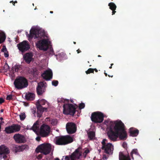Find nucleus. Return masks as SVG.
Returning a JSON list of instances; mask_svg holds the SVG:
<instances>
[{
  "instance_id": "4",
  "label": "nucleus",
  "mask_w": 160,
  "mask_h": 160,
  "mask_svg": "<svg viewBox=\"0 0 160 160\" xmlns=\"http://www.w3.org/2000/svg\"><path fill=\"white\" fill-rule=\"evenodd\" d=\"M73 141L72 138L69 135H67L57 137L55 144L59 145H64L71 143Z\"/></svg>"
},
{
  "instance_id": "38",
  "label": "nucleus",
  "mask_w": 160,
  "mask_h": 160,
  "mask_svg": "<svg viewBox=\"0 0 160 160\" xmlns=\"http://www.w3.org/2000/svg\"><path fill=\"white\" fill-rule=\"evenodd\" d=\"M85 107V105L84 103H81L79 104V108L80 109L83 108Z\"/></svg>"
},
{
  "instance_id": "20",
  "label": "nucleus",
  "mask_w": 160,
  "mask_h": 160,
  "mask_svg": "<svg viewBox=\"0 0 160 160\" xmlns=\"http://www.w3.org/2000/svg\"><path fill=\"white\" fill-rule=\"evenodd\" d=\"M9 152V150L8 147L4 145H2L0 146V154H8Z\"/></svg>"
},
{
  "instance_id": "52",
  "label": "nucleus",
  "mask_w": 160,
  "mask_h": 160,
  "mask_svg": "<svg viewBox=\"0 0 160 160\" xmlns=\"http://www.w3.org/2000/svg\"><path fill=\"white\" fill-rule=\"evenodd\" d=\"M112 10V15H113L115 14V13L116 12V11H115V10Z\"/></svg>"
},
{
  "instance_id": "2",
  "label": "nucleus",
  "mask_w": 160,
  "mask_h": 160,
  "mask_svg": "<svg viewBox=\"0 0 160 160\" xmlns=\"http://www.w3.org/2000/svg\"><path fill=\"white\" fill-rule=\"evenodd\" d=\"M13 84L15 88L18 90L27 87L28 85L27 79L22 76L17 77L14 81Z\"/></svg>"
},
{
  "instance_id": "36",
  "label": "nucleus",
  "mask_w": 160,
  "mask_h": 160,
  "mask_svg": "<svg viewBox=\"0 0 160 160\" xmlns=\"http://www.w3.org/2000/svg\"><path fill=\"white\" fill-rule=\"evenodd\" d=\"M58 84V82L57 80H53L52 81V85L56 87L57 86Z\"/></svg>"
},
{
  "instance_id": "63",
  "label": "nucleus",
  "mask_w": 160,
  "mask_h": 160,
  "mask_svg": "<svg viewBox=\"0 0 160 160\" xmlns=\"http://www.w3.org/2000/svg\"><path fill=\"white\" fill-rule=\"evenodd\" d=\"M113 65V63H112L111 64V66H112Z\"/></svg>"
},
{
  "instance_id": "24",
  "label": "nucleus",
  "mask_w": 160,
  "mask_h": 160,
  "mask_svg": "<svg viewBox=\"0 0 160 160\" xmlns=\"http://www.w3.org/2000/svg\"><path fill=\"white\" fill-rule=\"evenodd\" d=\"M119 160H131L130 157L124 155L122 152L119 153Z\"/></svg>"
},
{
  "instance_id": "14",
  "label": "nucleus",
  "mask_w": 160,
  "mask_h": 160,
  "mask_svg": "<svg viewBox=\"0 0 160 160\" xmlns=\"http://www.w3.org/2000/svg\"><path fill=\"white\" fill-rule=\"evenodd\" d=\"M66 129L68 133L73 134L76 131L77 126L73 122H68L66 125Z\"/></svg>"
},
{
  "instance_id": "43",
  "label": "nucleus",
  "mask_w": 160,
  "mask_h": 160,
  "mask_svg": "<svg viewBox=\"0 0 160 160\" xmlns=\"http://www.w3.org/2000/svg\"><path fill=\"white\" fill-rule=\"evenodd\" d=\"M127 143L125 142L123 143L122 146L124 148H127Z\"/></svg>"
},
{
  "instance_id": "7",
  "label": "nucleus",
  "mask_w": 160,
  "mask_h": 160,
  "mask_svg": "<svg viewBox=\"0 0 160 160\" xmlns=\"http://www.w3.org/2000/svg\"><path fill=\"white\" fill-rule=\"evenodd\" d=\"M82 148L81 147H78L71 155L66 156L65 159L66 160L79 159L82 155Z\"/></svg>"
},
{
  "instance_id": "3",
  "label": "nucleus",
  "mask_w": 160,
  "mask_h": 160,
  "mask_svg": "<svg viewBox=\"0 0 160 160\" xmlns=\"http://www.w3.org/2000/svg\"><path fill=\"white\" fill-rule=\"evenodd\" d=\"M47 104L48 106L49 103L44 99L39 100L37 101L36 103L37 108V117L39 118L41 117L43 112H47L48 108L43 107L42 106Z\"/></svg>"
},
{
  "instance_id": "41",
  "label": "nucleus",
  "mask_w": 160,
  "mask_h": 160,
  "mask_svg": "<svg viewBox=\"0 0 160 160\" xmlns=\"http://www.w3.org/2000/svg\"><path fill=\"white\" fill-rule=\"evenodd\" d=\"M107 141V140L105 139H104L102 141V146H104L105 145H106L107 144L106 143V141Z\"/></svg>"
},
{
  "instance_id": "50",
  "label": "nucleus",
  "mask_w": 160,
  "mask_h": 160,
  "mask_svg": "<svg viewBox=\"0 0 160 160\" xmlns=\"http://www.w3.org/2000/svg\"><path fill=\"white\" fill-rule=\"evenodd\" d=\"M7 154H3V158L4 159H5L7 158Z\"/></svg>"
},
{
  "instance_id": "32",
  "label": "nucleus",
  "mask_w": 160,
  "mask_h": 160,
  "mask_svg": "<svg viewBox=\"0 0 160 160\" xmlns=\"http://www.w3.org/2000/svg\"><path fill=\"white\" fill-rule=\"evenodd\" d=\"M20 119L21 120H23L26 118V115L25 113H21L19 115Z\"/></svg>"
},
{
  "instance_id": "45",
  "label": "nucleus",
  "mask_w": 160,
  "mask_h": 160,
  "mask_svg": "<svg viewBox=\"0 0 160 160\" xmlns=\"http://www.w3.org/2000/svg\"><path fill=\"white\" fill-rule=\"evenodd\" d=\"M4 102V99L2 98H0V104H2Z\"/></svg>"
},
{
  "instance_id": "26",
  "label": "nucleus",
  "mask_w": 160,
  "mask_h": 160,
  "mask_svg": "<svg viewBox=\"0 0 160 160\" xmlns=\"http://www.w3.org/2000/svg\"><path fill=\"white\" fill-rule=\"evenodd\" d=\"M88 138L90 140H92L95 136V133L92 131H90L88 132Z\"/></svg>"
},
{
  "instance_id": "29",
  "label": "nucleus",
  "mask_w": 160,
  "mask_h": 160,
  "mask_svg": "<svg viewBox=\"0 0 160 160\" xmlns=\"http://www.w3.org/2000/svg\"><path fill=\"white\" fill-rule=\"evenodd\" d=\"M13 151H14L15 153L21 152L20 146H17L14 145L13 146Z\"/></svg>"
},
{
  "instance_id": "46",
  "label": "nucleus",
  "mask_w": 160,
  "mask_h": 160,
  "mask_svg": "<svg viewBox=\"0 0 160 160\" xmlns=\"http://www.w3.org/2000/svg\"><path fill=\"white\" fill-rule=\"evenodd\" d=\"M90 152V151L88 149H87L85 150L84 151V153L86 154H87L88 153Z\"/></svg>"
},
{
  "instance_id": "18",
  "label": "nucleus",
  "mask_w": 160,
  "mask_h": 160,
  "mask_svg": "<svg viewBox=\"0 0 160 160\" xmlns=\"http://www.w3.org/2000/svg\"><path fill=\"white\" fill-rule=\"evenodd\" d=\"M41 76L46 80H49L52 77V72L51 70H47L42 74Z\"/></svg>"
},
{
  "instance_id": "1",
  "label": "nucleus",
  "mask_w": 160,
  "mask_h": 160,
  "mask_svg": "<svg viewBox=\"0 0 160 160\" xmlns=\"http://www.w3.org/2000/svg\"><path fill=\"white\" fill-rule=\"evenodd\" d=\"M108 128L107 134L108 138L112 141H117L118 137L120 140H124L127 139V132L124 125L121 121H110Z\"/></svg>"
},
{
  "instance_id": "8",
  "label": "nucleus",
  "mask_w": 160,
  "mask_h": 160,
  "mask_svg": "<svg viewBox=\"0 0 160 160\" xmlns=\"http://www.w3.org/2000/svg\"><path fill=\"white\" fill-rule=\"evenodd\" d=\"M63 113L66 115L73 116L76 111V107L72 104H64L63 106Z\"/></svg>"
},
{
  "instance_id": "57",
  "label": "nucleus",
  "mask_w": 160,
  "mask_h": 160,
  "mask_svg": "<svg viewBox=\"0 0 160 160\" xmlns=\"http://www.w3.org/2000/svg\"><path fill=\"white\" fill-rule=\"evenodd\" d=\"M104 74L106 77H107V76L108 74L106 73L105 72H104Z\"/></svg>"
},
{
  "instance_id": "56",
  "label": "nucleus",
  "mask_w": 160,
  "mask_h": 160,
  "mask_svg": "<svg viewBox=\"0 0 160 160\" xmlns=\"http://www.w3.org/2000/svg\"><path fill=\"white\" fill-rule=\"evenodd\" d=\"M54 160H60L59 158H56Z\"/></svg>"
},
{
  "instance_id": "10",
  "label": "nucleus",
  "mask_w": 160,
  "mask_h": 160,
  "mask_svg": "<svg viewBox=\"0 0 160 160\" xmlns=\"http://www.w3.org/2000/svg\"><path fill=\"white\" fill-rule=\"evenodd\" d=\"M21 126L18 124H13L11 126L6 127L5 129V132L7 134H10L19 131Z\"/></svg>"
},
{
  "instance_id": "25",
  "label": "nucleus",
  "mask_w": 160,
  "mask_h": 160,
  "mask_svg": "<svg viewBox=\"0 0 160 160\" xmlns=\"http://www.w3.org/2000/svg\"><path fill=\"white\" fill-rule=\"evenodd\" d=\"M6 36L3 32H0V44L3 43L5 40Z\"/></svg>"
},
{
  "instance_id": "44",
  "label": "nucleus",
  "mask_w": 160,
  "mask_h": 160,
  "mask_svg": "<svg viewBox=\"0 0 160 160\" xmlns=\"http://www.w3.org/2000/svg\"><path fill=\"white\" fill-rule=\"evenodd\" d=\"M4 57L6 58H7L9 56V54L8 52V51L6 52H4Z\"/></svg>"
},
{
  "instance_id": "49",
  "label": "nucleus",
  "mask_w": 160,
  "mask_h": 160,
  "mask_svg": "<svg viewBox=\"0 0 160 160\" xmlns=\"http://www.w3.org/2000/svg\"><path fill=\"white\" fill-rule=\"evenodd\" d=\"M4 123V122H0V132L1 131V125Z\"/></svg>"
},
{
  "instance_id": "28",
  "label": "nucleus",
  "mask_w": 160,
  "mask_h": 160,
  "mask_svg": "<svg viewBox=\"0 0 160 160\" xmlns=\"http://www.w3.org/2000/svg\"><path fill=\"white\" fill-rule=\"evenodd\" d=\"M109 7V8L111 10H115L117 8V6L115 4L112 2L109 3L108 4Z\"/></svg>"
},
{
  "instance_id": "35",
  "label": "nucleus",
  "mask_w": 160,
  "mask_h": 160,
  "mask_svg": "<svg viewBox=\"0 0 160 160\" xmlns=\"http://www.w3.org/2000/svg\"><path fill=\"white\" fill-rule=\"evenodd\" d=\"M21 152L23 151L25 149L28 147V146L27 145H24L21 146H20Z\"/></svg>"
},
{
  "instance_id": "16",
  "label": "nucleus",
  "mask_w": 160,
  "mask_h": 160,
  "mask_svg": "<svg viewBox=\"0 0 160 160\" xmlns=\"http://www.w3.org/2000/svg\"><path fill=\"white\" fill-rule=\"evenodd\" d=\"M102 149L104 150V152L108 154H112L113 153V146L110 143H107V145L104 146H102Z\"/></svg>"
},
{
  "instance_id": "62",
  "label": "nucleus",
  "mask_w": 160,
  "mask_h": 160,
  "mask_svg": "<svg viewBox=\"0 0 160 160\" xmlns=\"http://www.w3.org/2000/svg\"><path fill=\"white\" fill-rule=\"evenodd\" d=\"M109 68L111 69L112 68V66H111Z\"/></svg>"
},
{
  "instance_id": "55",
  "label": "nucleus",
  "mask_w": 160,
  "mask_h": 160,
  "mask_svg": "<svg viewBox=\"0 0 160 160\" xmlns=\"http://www.w3.org/2000/svg\"><path fill=\"white\" fill-rule=\"evenodd\" d=\"M2 120H3V118H2V117H1V118H0V120H1V121H0V122H2Z\"/></svg>"
},
{
  "instance_id": "6",
  "label": "nucleus",
  "mask_w": 160,
  "mask_h": 160,
  "mask_svg": "<svg viewBox=\"0 0 160 160\" xmlns=\"http://www.w3.org/2000/svg\"><path fill=\"white\" fill-rule=\"evenodd\" d=\"M104 118V114L99 111L92 112L91 116L92 121L96 123L102 122L103 121Z\"/></svg>"
},
{
  "instance_id": "54",
  "label": "nucleus",
  "mask_w": 160,
  "mask_h": 160,
  "mask_svg": "<svg viewBox=\"0 0 160 160\" xmlns=\"http://www.w3.org/2000/svg\"><path fill=\"white\" fill-rule=\"evenodd\" d=\"M93 69V72L94 71H95V72H98V70L96 68H94V69Z\"/></svg>"
},
{
  "instance_id": "30",
  "label": "nucleus",
  "mask_w": 160,
  "mask_h": 160,
  "mask_svg": "<svg viewBox=\"0 0 160 160\" xmlns=\"http://www.w3.org/2000/svg\"><path fill=\"white\" fill-rule=\"evenodd\" d=\"M133 154H135L136 155L140 156L139 153L138 152V151L137 149H133L131 153V156L132 158L133 159L134 158L133 156Z\"/></svg>"
},
{
  "instance_id": "22",
  "label": "nucleus",
  "mask_w": 160,
  "mask_h": 160,
  "mask_svg": "<svg viewBox=\"0 0 160 160\" xmlns=\"http://www.w3.org/2000/svg\"><path fill=\"white\" fill-rule=\"evenodd\" d=\"M39 125L38 121L34 123L32 126L31 128H29V127L28 126L27 128L30 130H32L34 132H36L39 129Z\"/></svg>"
},
{
  "instance_id": "42",
  "label": "nucleus",
  "mask_w": 160,
  "mask_h": 160,
  "mask_svg": "<svg viewBox=\"0 0 160 160\" xmlns=\"http://www.w3.org/2000/svg\"><path fill=\"white\" fill-rule=\"evenodd\" d=\"M42 154H39L38 155L37 157V158L38 159H39V160H40L42 158Z\"/></svg>"
},
{
  "instance_id": "61",
  "label": "nucleus",
  "mask_w": 160,
  "mask_h": 160,
  "mask_svg": "<svg viewBox=\"0 0 160 160\" xmlns=\"http://www.w3.org/2000/svg\"><path fill=\"white\" fill-rule=\"evenodd\" d=\"M98 57H101V56L100 55H98Z\"/></svg>"
},
{
  "instance_id": "15",
  "label": "nucleus",
  "mask_w": 160,
  "mask_h": 160,
  "mask_svg": "<svg viewBox=\"0 0 160 160\" xmlns=\"http://www.w3.org/2000/svg\"><path fill=\"white\" fill-rule=\"evenodd\" d=\"M15 142L18 143H24L26 140L23 135L19 133L15 134L13 137Z\"/></svg>"
},
{
  "instance_id": "12",
  "label": "nucleus",
  "mask_w": 160,
  "mask_h": 160,
  "mask_svg": "<svg viewBox=\"0 0 160 160\" xmlns=\"http://www.w3.org/2000/svg\"><path fill=\"white\" fill-rule=\"evenodd\" d=\"M50 128L48 125L43 124L40 127V134L43 137L48 136L50 132Z\"/></svg>"
},
{
  "instance_id": "39",
  "label": "nucleus",
  "mask_w": 160,
  "mask_h": 160,
  "mask_svg": "<svg viewBox=\"0 0 160 160\" xmlns=\"http://www.w3.org/2000/svg\"><path fill=\"white\" fill-rule=\"evenodd\" d=\"M7 50L6 48V46L5 45H3L2 46V48L1 49V51L3 52H7Z\"/></svg>"
},
{
  "instance_id": "47",
  "label": "nucleus",
  "mask_w": 160,
  "mask_h": 160,
  "mask_svg": "<svg viewBox=\"0 0 160 160\" xmlns=\"http://www.w3.org/2000/svg\"><path fill=\"white\" fill-rule=\"evenodd\" d=\"M10 2V3H12V2L14 4H13V5L15 6V3H17L18 2H17V1H11Z\"/></svg>"
},
{
  "instance_id": "9",
  "label": "nucleus",
  "mask_w": 160,
  "mask_h": 160,
  "mask_svg": "<svg viewBox=\"0 0 160 160\" xmlns=\"http://www.w3.org/2000/svg\"><path fill=\"white\" fill-rule=\"evenodd\" d=\"M45 35L44 32H42L41 31L37 29H31L30 31L28 37L31 39L34 38L39 39L44 38Z\"/></svg>"
},
{
  "instance_id": "5",
  "label": "nucleus",
  "mask_w": 160,
  "mask_h": 160,
  "mask_svg": "<svg viewBox=\"0 0 160 160\" xmlns=\"http://www.w3.org/2000/svg\"><path fill=\"white\" fill-rule=\"evenodd\" d=\"M52 147L49 143H43L39 145L35 151L37 153L41 152L44 155L49 154L51 150Z\"/></svg>"
},
{
  "instance_id": "37",
  "label": "nucleus",
  "mask_w": 160,
  "mask_h": 160,
  "mask_svg": "<svg viewBox=\"0 0 160 160\" xmlns=\"http://www.w3.org/2000/svg\"><path fill=\"white\" fill-rule=\"evenodd\" d=\"M50 123L52 125L54 126L57 123V121L56 119H52L50 121Z\"/></svg>"
},
{
  "instance_id": "64",
  "label": "nucleus",
  "mask_w": 160,
  "mask_h": 160,
  "mask_svg": "<svg viewBox=\"0 0 160 160\" xmlns=\"http://www.w3.org/2000/svg\"><path fill=\"white\" fill-rule=\"evenodd\" d=\"M73 43H74V44H76V42H73Z\"/></svg>"
},
{
  "instance_id": "60",
  "label": "nucleus",
  "mask_w": 160,
  "mask_h": 160,
  "mask_svg": "<svg viewBox=\"0 0 160 160\" xmlns=\"http://www.w3.org/2000/svg\"><path fill=\"white\" fill-rule=\"evenodd\" d=\"M50 13H53V12L52 11H50Z\"/></svg>"
},
{
  "instance_id": "23",
  "label": "nucleus",
  "mask_w": 160,
  "mask_h": 160,
  "mask_svg": "<svg viewBox=\"0 0 160 160\" xmlns=\"http://www.w3.org/2000/svg\"><path fill=\"white\" fill-rule=\"evenodd\" d=\"M35 97V95L33 93L28 92L25 95V98L28 100H33Z\"/></svg>"
},
{
  "instance_id": "27",
  "label": "nucleus",
  "mask_w": 160,
  "mask_h": 160,
  "mask_svg": "<svg viewBox=\"0 0 160 160\" xmlns=\"http://www.w3.org/2000/svg\"><path fill=\"white\" fill-rule=\"evenodd\" d=\"M21 68V66L18 65H16L14 66L12 68V70H13V72H14V71H15V72H18L19 71Z\"/></svg>"
},
{
  "instance_id": "19",
  "label": "nucleus",
  "mask_w": 160,
  "mask_h": 160,
  "mask_svg": "<svg viewBox=\"0 0 160 160\" xmlns=\"http://www.w3.org/2000/svg\"><path fill=\"white\" fill-rule=\"evenodd\" d=\"M33 55L31 53H27L24 56L23 58L26 62L29 64L32 59Z\"/></svg>"
},
{
  "instance_id": "59",
  "label": "nucleus",
  "mask_w": 160,
  "mask_h": 160,
  "mask_svg": "<svg viewBox=\"0 0 160 160\" xmlns=\"http://www.w3.org/2000/svg\"><path fill=\"white\" fill-rule=\"evenodd\" d=\"M3 112V109H1V112Z\"/></svg>"
},
{
  "instance_id": "33",
  "label": "nucleus",
  "mask_w": 160,
  "mask_h": 160,
  "mask_svg": "<svg viewBox=\"0 0 160 160\" xmlns=\"http://www.w3.org/2000/svg\"><path fill=\"white\" fill-rule=\"evenodd\" d=\"M9 69V67L8 65L6 63L4 65L3 69L4 70V72H6Z\"/></svg>"
},
{
  "instance_id": "11",
  "label": "nucleus",
  "mask_w": 160,
  "mask_h": 160,
  "mask_svg": "<svg viewBox=\"0 0 160 160\" xmlns=\"http://www.w3.org/2000/svg\"><path fill=\"white\" fill-rule=\"evenodd\" d=\"M36 45L40 50L44 51H47L48 48V42L47 39L40 40L37 43Z\"/></svg>"
},
{
  "instance_id": "13",
  "label": "nucleus",
  "mask_w": 160,
  "mask_h": 160,
  "mask_svg": "<svg viewBox=\"0 0 160 160\" xmlns=\"http://www.w3.org/2000/svg\"><path fill=\"white\" fill-rule=\"evenodd\" d=\"M17 47L19 51L23 52L28 50L30 48L28 41H24L17 44Z\"/></svg>"
},
{
  "instance_id": "21",
  "label": "nucleus",
  "mask_w": 160,
  "mask_h": 160,
  "mask_svg": "<svg viewBox=\"0 0 160 160\" xmlns=\"http://www.w3.org/2000/svg\"><path fill=\"white\" fill-rule=\"evenodd\" d=\"M139 130L133 128H130L129 129L130 136L132 137L137 136L139 133Z\"/></svg>"
},
{
  "instance_id": "51",
  "label": "nucleus",
  "mask_w": 160,
  "mask_h": 160,
  "mask_svg": "<svg viewBox=\"0 0 160 160\" xmlns=\"http://www.w3.org/2000/svg\"><path fill=\"white\" fill-rule=\"evenodd\" d=\"M36 139L38 141H39L40 140V138L39 137H37L36 138Z\"/></svg>"
},
{
  "instance_id": "48",
  "label": "nucleus",
  "mask_w": 160,
  "mask_h": 160,
  "mask_svg": "<svg viewBox=\"0 0 160 160\" xmlns=\"http://www.w3.org/2000/svg\"><path fill=\"white\" fill-rule=\"evenodd\" d=\"M103 159L104 160H106L107 158V157H106V156L105 155H103L102 157Z\"/></svg>"
},
{
  "instance_id": "17",
  "label": "nucleus",
  "mask_w": 160,
  "mask_h": 160,
  "mask_svg": "<svg viewBox=\"0 0 160 160\" xmlns=\"http://www.w3.org/2000/svg\"><path fill=\"white\" fill-rule=\"evenodd\" d=\"M45 88L43 82H40L37 88V92L38 95H41L45 92Z\"/></svg>"
},
{
  "instance_id": "34",
  "label": "nucleus",
  "mask_w": 160,
  "mask_h": 160,
  "mask_svg": "<svg viewBox=\"0 0 160 160\" xmlns=\"http://www.w3.org/2000/svg\"><path fill=\"white\" fill-rule=\"evenodd\" d=\"M85 72L87 74H89L90 73H93V68H89Z\"/></svg>"
},
{
  "instance_id": "53",
  "label": "nucleus",
  "mask_w": 160,
  "mask_h": 160,
  "mask_svg": "<svg viewBox=\"0 0 160 160\" xmlns=\"http://www.w3.org/2000/svg\"><path fill=\"white\" fill-rule=\"evenodd\" d=\"M77 53H79L80 52H81V50L79 49H78L77 50Z\"/></svg>"
},
{
  "instance_id": "58",
  "label": "nucleus",
  "mask_w": 160,
  "mask_h": 160,
  "mask_svg": "<svg viewBox=\"0 0 160 160\" xmlns=\"http://www.w3.org/2000/svg\"><path fill=\"white\" fill-rule=\"evenodd\" d=\"M108 76L109 77H111L112 78L113 77V76L112 75L111 76H110V75H108Z\"/></svg>"
},
{
  "instance_id": "31",
  "label": "nucleus",
  "mask_w": 160,
  "mask_h": 160,
  "mask_svg": "<svg viewBox=\"0 0 160 160\" xmlns=\"http://www.w3.org/2000/svg\"><path fill=\"white\" fill-rule=\"evenodd\" d=\"M57 102H64L65 103L67 102H69V100L67 99H64L63 98H58L57 99Z\"/></svg>"
},
{
  "instance_id": "40",
  "label": "nucleus",
  "mask_w": 160,
  "mask_h": 160,
  "mask_svg": "<svg viewBox=\"0 0 160 160\" xmlns=\"http://www.w3.org/2000/svg\"><path fill=\"white\" fill-rule=\"evenodd\" d=\"M12 95L10 94L7 96L6 97V99L7 100H10L12 99Z\"/></svg>"
}]
</instances>
